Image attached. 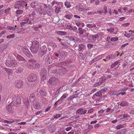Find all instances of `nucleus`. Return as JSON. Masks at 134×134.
Instances as JSON below:
<instances>
[{
	"mask_svg": "<svg viewBox=\"0 0 134 134\" xmlns=\"http://www.w3.org/2000/svg\"><path fill=\"white\" fill-rule=\"evenodd\" d=\"M32 46L31 47V52L34 54H35L37 52L39 47V42L36 40L33 41L32 43Z\"/></svg>",
	"mask_w": 134,
	"mask_h": 134,
	"instance_id": "f257e3e1",
	"label": "nucleus"
},
{
	"mask_svg": "<svg viewBox=\"0 0 134 134\" xmlns=\"http://www.w3.org/2000/svg\"><path fill=\"white\" fill-rule=\"evenodd\" d=\"M27 65L29 68L31 69L38 68L40 67L39 63L34 62H28Z\"/></svg>",
	"mask_w": 134,
	"mask_h": 134,
	"instance_id": "f03ea898",
	"label": "nucleus"
},
{
	"mask_svg": "<svg viewBox=\"0 0 134 134\" xmlns=\"http://www.w3.org/2000/svg\"><path fill=\"white\" fill-rule=\"evenodd\" d=\"M47 75V70L45 68H42L41 70V80L43 81L46 79Z\"/></svg>",
	"mask_w": 134,
	"mask_h": 134,
	"instance_id": "7ed1b4c3",
	"label": "nucleus"
},
{
	"mask_svg": "<svg viewBox=\"0 0 134 134\" xmlns=\"http://www.w3.org/2000/svg\"><path fill=\"white\" fill-rule=\"evenodd\" d=\"M47 50V48L46 47V46H43L40 47V53L39 54V56L40 57H42L46 53Z\"/></svg>",
	"mask_w": 134,
	"mask_h": 134,
	"instance_id": "20e7f679",
	"label": "nucleus"
},
{
	"mask_svg": "<svg viewBox=\"0 0 134 134\" xmlns=\"http://www.w3.org/2000/svg\"><path fill=\"white\" fill-rule=\"evenodd\" d=\"M21 103V101L20 99L19 98L15 97L14 99L13 98V100L12 103L11 104H13L14 106H19Z\"/></svg>",
	"mask_w": 134,
	"mask_h": 134,
	"instance_id": "39448f33",
	"label": "nucleus"
},
{
	"mask_svg": "<svg viewBox=\"0 0 134 134\" xmlns=\"http://www.w3.org/2000/svg\"><path fill=\"white\" fill-rule=\"evenodd\" d=\"M27 3L23 1H19L16 2L14 4V7L16 8H19L21 6L23 7L25 5H26Z\"/></svg>",
	"mask_w": 134,
	"mask_h": 134,
	"instance_id": "423d86ee",
	"label": "nucleus"
},
{
	"mask_svg": "<svg viewBox=\"0 0 134 134\" xmlns=\"http://www.w3.org/2000/svg\"><path fill=\"white\" fill-rule=\"evenodd\" d=\"M58 81V79L56 77H53L50 79L48 81L49 83L52 85L55 86Z\"/></svg>",
	"mask_w": 134,
	"mask_h": 134,
	"instance_id": "0eeeda50",
	"label": "nucleus"
},
{
	"mask_svg": "<svg viewBox=\"0 0 134 134\" xmlns=\"http://www.w3.org/2000/svg\"><path fill=\"white\" fill-rule=\"evenodd\" d=\"M14 107V106L10 103L6 106V109L9 113L13 114L15 109Z\"/></svg>",
	"mask_w": 134,
	"mask_h": 134,
	"instance_id": "6e6552de",
	"label": "nucleus"
},
{
	"mask_svg": "<svg viewBox=\"0 0 134 134\" xmlns=\"http://www.w3.org/2000/svg\"><path fill=\"white\" fill-rule=\"evenodd\" d=\"M22 50L24 53L27 57L30 58L32 57L31 53H30L29 51L26 47H23Z\"/></svg>",
	"mask_w": 134,
	"mask_h": 134,
	"instance_id": "1a4fd4ad",
	"label": "nucleus"
},
{
	"mask_svg": "<svg viewBox=\"0 0 134 134\" xmlns=\"http://www.w3.org/2000/svg\"><path fill=\"white\" fill-rule=\"evenodd\" d=\"M37 77L35 74L33 73L30 74L29 78V82L32 83V82H35L36 80Z\"/></svg>",
	"mask_w": 134,
	"mask_h": 134,
	"instance_id": "9d476101",
	"label": "nucleus"
},
{
	"mask_svg": "<svg viewBox=\"0 0 134 134\" xmlns=\"http://www.w3.org/2000/svg\"><path fill=\"white\" fill-rule=\"evenodd\" d=\"M41 103L38 101H36L33 104L34 108L36 109H39L41 108Z\"/></svg>",
	"mask_w": 134,
	"mask_h": 134,
	"instance_id": "9b49d317",
	"label": "nucleus"
},
{
	"mask_svg": "<svg viewBox=\"0 0 134 134\" xmlns=\"http://www.w3.org/2000/svg\"><path fill=\"white\" fill-rule=\"evenodd\" d=\"M36 11L39 14H42L45 11V10L41 8L40 5H39L36 8Z\"/></svg>",
	"mask_w": 134,
	"mask_h": 134,
	"instance_id": "f8f14e48",
	"label": "nucleus"
},
{
	"mask_svg": "<svg viewBox=\"0 0 134 134\" xmlns=\"http://www.w3.org/2000/svg\"><path fill=\"white\" fill-rule=\"evenodd\" d=\"M23 85V82L21 80H17L15 82V85L18 88H21Z\"/></svg>",
	"mask_w": 134,
	"mask_h": 134,
	"instance_id": "ddd939ff",
	"label": "nucleus"
},
{
	"mask_svg": "<svg viewBox=\"0 0 134 134\" xmlns=\"http://www.w3.org/2000/svg\"><path fill=\"white\" fill-rule=\"evenodd\" d=\"M24 105L25 109L27 110L28 109L30 106V104L28 100H25L24 101Z\"/></svg>",
	"mask_w": 134,
	"mask_h": 134,
	"instance_id": "4468645a",
	"label": "nucleus"
},
{
	"mask_svg": "<svg viewBox=\"0 0 134 134\" xmlns=\"http://www.w3.org/2000/svg\"><path fill=\"white\" fill-rule=\"evenodd\" d=\"M82 93H79L76 94H74V95L73 96L74 98H82V97H83L84 96V94Z\"/></svg>",
	"mask_w": 134,
	"mask_h": 134,
	"instance_id": "2eb2a0df",
	"label": "nucleus"
},
{
	"mask_svg": "<svg viewBox=\"0 0 134 134\" xmlns=\"http://www.w3.org/2000/svg\"><path fill=\"white\" fill-rule=\"evenodd\" d=\"M23 68L21 66H19L16 70V72L18 74H20L23 71Z\"/></svg>",
	"mask_w": 134,
	"mask_h": 134,
	"instance_id": "dca6fc26",
	"label": "nucleus"
},
{
	"mask_svg": "<svg viewBox=\"0 0 134 134\" xmlns=\"http://www.w3.org/2000/svg\"><path fill=\"white\" fill-rule=\"evenodd\" d=\"M57 34L60 36H64L66 35L67 32L65 31H58L57 32Z\"/></svg>",
	"mask_w": 134,
	"mask_h": 134,
	"instance_id": "f3484780",
	"label": "nucleus"
},
{
	"mask_svg": "<svg viewBox=\"0 0 134 134\" xmlns=\"http://www.w3.org/2000/svg\"><path fill=\"white\" fill-rule=\"evenodd\" d=\"M76 9L80 11H85V9L82 7V6L80 5H77L76 7Z\"/></svg>",
	"mask_w": 134,
	"mask_h": 134,
	"instance_id": "a211bd4d",
	"label": "nucleus"
},
{
	"mask_svg": "<svg viewBox=\"0 0 134 134\" xmlns=\"http://www.w3.org/2000/svg\"><path fill=\"white\" fill-rule=\"evenodd\" d=\"M35 95L34 93H32L30 96L29 100L31 102H33L34 100Z\"/></svg>",
	"mask_w": 134,
	"mask_h": 134,
	"instance_id": "6ab92c4d",
	"label": "nucleus"
},
{
	"mask_svg": "<svg viewBox=\"0 0 134 134\" xmlns=\"http://www.w3.org/2000/svg\"><path fill=\"white\" fill-rule=\"evenodd\" d=\"M39 5H38L36 1L32 2L31 3V6L32 8L35 7L37 8Z\"/></svg>",
	"mask_w": 134,
	"mask_h": 134,
	"instance_id": "aec40b11",
	"label": "nucleus"
},
{
	"mask_svg": "<svg viewBox=\"0 0 134 134\" xmlns=\"http://www.w3.org/2000/svg\"><path fill=\"white\" fill-rule=\"evenodd\" d=\"M12 66L13 67H15L17 65V61L14 59H12L11 60Z\"/></svg>",
	"mask_w": 134,
	"mask_h": 134,
	"instance_id": "412c9836",
	"label": "nucleus"
},
{
	"mask_svg": "<svg viewBox=\"0 0 134 134\" xmlns=\"http://www.w3.org/2000/svg\"><path fill=\"white\" fill-rule=\"evenodd\" d=\"M66 70V69H64L63 70H58L57 71V73L58 74V75H61L62 74H64V73H63V71H65Z\"/></svg>",
	"mask_w": 134,
	"mask_h": 134,
	"instance_id": "4be33fe9",
	"label": "nucleus"
},
{
	"mask_svg": "<svg viewBox=\"0 0 134 134\" xmlns=\"http://www.w3.org/2000/svg\"><path fill=\"white\" fill-rule=\"evenodd\" d=\"M86 26L89 28H90L93 27H96V25L95 24L93 23L92 24H87L86 25Z\"/></svg>",
	"mask_w": 134,
	"mask_h": 134,
	"instance_id": "5701e85b",
	"label": "nucleus"
},
{
	"mask_svg": "<svg viewBox=\"0 0 134 134\" xmlns=\"http://www.w3.org/2000/svg\"><path fill=\"white\" fill-rule=\"evenodd\" d=\"M11 60H6L5 62V64L6 66L9 67H12V64Z\"/></svg>",
	"mask_w": 134,
	"mask_h": 134,
	"instance_id": "b1692460",
	"label": "nucleus"
},
{
	"mask_svg": "<svg viewBox=\"0 0 134 134\" xmlns=\"http://www.w3.org/2000/svg\"><path fill=\"white\" fill-rule=\"evenodd\" d=\"M64 5H65L68 8H70L71 6L70 3L67 1L65 2Z\"/></svg>",
	"mask_w": 134,
	"mask_h": 134,
	"instance_id": "393cba45",
	"label": "nucleus"
},
{
	"mask_svg": "<svg viewBox=\"0 0 134 134\" xmlns=\"http://www.w3.org/2000/svg\"><path fill=\"white\" fill-rule=\"evenodd\" d=\"M114 58V56L113 54H110L106 57V58L108 59H111Z\"/></svg>",
	"mask_w": 134,
	"mask_h": 134,
	"instance_id": "a878e982",
	"label": "nucleus"
},
{
	"mask_svg": "<svg viewBox=\"0 0 134 134\" xmlns=\"http://www.w3.org/2000/svg\"><path fill=\"white\" fill-rule=\"evenodd\" d=\"M128 104V102L125 101H123L120 104V105L121 107H124L126 106Z\"/></svg>",
	"mask_w": 134,
	"mask_h": 134,
	"instance_id": "bb28decb",
	"label": "nucleus"
},
{
	"mask_svg": "<svg viewBox=\"0 0 134 134\" xmlns=\"http://www.w3.org/2000/svg\"><path fill=\"white\" fill-rule=\"evenodd\" d=\"M62 100L61 99H60L57 101L54 104V105L55 106L57 104H62Z\"/></svg>",
	"mask_w": 134,
	"mask_h": 134,
	"instance_id": "cd10ccee",
	"label": "nucleus"
},
{
	"mask_svg": "<svg viewBox=\"0 0 134 134\" xmlns=\"http://www.w3.org/2000/svg\"><path fill=\"white\" fill-rule=\"evenodd\" d=\"M16 58L18 59L19 60L23 61H25V60L24 58L23 57L19 55H18L17 56Z\"/></svg>",
	"mask_w": 134,
	"mask_h": 134,
	"instance_id": "c85d7f7f",
	"label": "nucleus"
},
{
	"mask_svg": "<svg viewBox=\"0 0 134 134\" xmlns=\"http://www.w3.org/2000/svg\"><path fill=\"white\" fill-rule=\"evenodd\" d=\"M105 79V77L104 76H102L99 79V81L102 83L104 82Z\"/></svg>",
	"mask_w": 134,
	"mask_h": 134,
	"instance_id": "c756f323",
	"label": "nucleus"
},
{
	"mask_svg": "<svg viewBox=\"0 0 134 134\" xmlns=\"http://www.w3.org/2000/svg\"><path fill=\"white\" fill-rule=\"evenodd\" d=\"M59 2H56L55 1H53L52 2L51 4L53 5H55L54 6L55 7H56V5L59 4Z\"/></svg>",
	"mask_w": 134,
	"mask_h": 134,
	"instance_id": "7c9ffc66",
	"label": "nucleus"
},
{
	"mask_svg": "<svg viewBox=\"0 0 134 134\" xmlns=\"http://www.w3.org/2000/svg\"><path fill=\"white\" fill-rule=\"evenodd\" d=\"M83 109L82 108H79L76 111V114H80L81 115V113Z\"/></svg>",
	"mask_w": 134,
	"mask_h": 134,
	"instance_id": "2f4dec72",
	"label": "nucleus"
},
{
	"mask_svg": "<svg viewBox=\"0 0 134 134\" xmlns=\"http://www.w3.org/2000/svg\"><path fill=\"white\" fill-rule=\"evenodd\" d=\"M66 29H68L70 30H72L73 29V28L72 26L70 25H67L65 26Z\"/></svg>",
	"mask_w": 134,
	"mask_h": 134,
	"instance_id": "473e14b6",
	"label": "nucleus"
},
{
	"mask_svg": "<svg viewBox=\"0 0 134 134\" xmlns=\"http://www.w3.org/2000/svg\"><path fill=\"white\" fill-rule=\"evenodd\" d=\"M118 63V61L115 62L114 63L112 64L111 65V67L113 68Z\"/></svg>",
	"mask_w": 134,
	"mask_h": 134,
	"instance_id": "72a5a7b5",
	"label": "nucleus"
},
{
	"mask_svg": "<svg viewBox=\"0 0 134 134\" xmlns=\"http://www.w3.org/2000/svg\"><path fill=\"white\" fill-rule=\"evenodd\" d=\"M92 39H94V38H99L98 35L97 34L94 35H92Z\"/></svg>",
	"mask_w": 134,
	"mask_h": 134,
	"instance_id": "f704fd0d",
	"label": "nucleus"
},
{
	"mask_svg": "<svg viewBox=\"0 0 134 134\" xmlns=\"http://www.w3.org/2000/svg\"><path fill=\"white\" fill-rule=\"evenodd\" d=\"M126 129H121L119 131V132L120 134H125V133Z\"/></svg>",
	"mask_w": 134,
	"mask_h": 134,
	"instance_id": "c9c22d12",
	"label": "nucleus"
},
{
	"mask_svg": "<svg viewBox=\"0 0 134 134\" xmlns=\"http://www.w3.org/2000/svg\"><path fill=\"white\" fill-rule=\"evenodd\" d=\"M124 126L123 124H119L117 126L116 128L117 129H120L121 128L124 127Z\"/></svg>",
	"mask_w": 134,
	"mask_h": 134,
	"instance_id": "e433bc0d",
	"label": "nucleus"
},
{
	"mask_svg": "<svg viewBox=\"0 0 134 134\" xmlns=\"http://www.w3.org/2000/svg\"><path fill=\"white\" fill-rule=\"evenodd\" d=\"M103 54H101V55H99L98 56H97V57H96L95 58L96 60H97V61L100 59H101L102 57H103Z\"/></svg>",
	"mask_w": 134,
	"mask_h": 134,
	"instance_id": "4c0bfd02",
	"label": "nucleus"
},
{
	"mask_svg": "<svg viewBox=\"0 0 134 134\" xmlns=\"http://www.w3.org/2000/svg\"><path fill=\"white\" fill-rule=\"evenodd\" d=\"M78 30L79 31V32L80 34L82 35L83 34V29L81 28H79Z\"/></svg>",
	"mask_w": 134,
	"mask_h": 134,
	"instance_id": "58836bf2",
	"label": "nucleus"
},
{
	"mask_svg": "<svg viewBox=\"0 0 134 134\" xmlns=\"http://www.w3.org/2000/svg\"><path fill=\"white\" fill-rule=\"evenodd\" d=\"M23 12V11L21 10H18L16 11V13L18 14H20Z\"/></svg>",
	"mask_w": 134,
	"mask_h": 134,
	"instance_id": "ea45409f",
	"label": "nucleus"
},
{
	"mask_svg": "<svg viewBox=\"0 0 134 134\" xmlns=\"http://www.w3.org/2000/svg\"><path fill=\"white\" fill-rule=\"evenodd\" d=\"M93 44H88L87 45L88 49H90L93 47Z\"/></svg>",
	"mask_w": 134,
	"mask_h": 134,
	"instance_id": "a19ab883",
	"label": "nucleus"
},
{
	"mask_svg": "<svg viewBox=\"0 0 134 134\" xmlns=\"http://www.w3.org/2000/svg\"><path fill=\"white\" fill-rule=\"evenodd\" d=\"M15 37V35L14 34L10 35H9L7 36V38H14Z\"/></svg>",
	"mask_w": 134,
	"mask_h": 134,
	"instance_id": "79ce46f5",
	"label": "nucleus"
},
{
	"mask_svg": "<svg viewBox=\"0 0 134 134\" xmlns=\"http://www.w3.org/2000/svg\"><path fill=\"white\" fill-rule=\"evenodd\" d=\"M7 29L8 30H15L16 28L15 27H13L9 26L7 27Z\"/></svg>",
	"mask_w": 134,
	"mask_h": 134,
	"instance_id": "37998d69",
	"label": "nucleus"
},
{
	"mask_svg": "<svg viewBox=\"0 0 134 134\" xmlns=\"http://www.w3.org/2000/svg\"><path fill=\"white\" fill-rule=\"evenodd\" d=\"M72 15H65L64 16V17L66 18L67 19H70L72 18Z\"/></svg>",
	"mask_w": 134,
	"mask_h": 134,
	"instance_id": "c03bdc74",
	"label": "nucleus"
},
{
	"mask_svg": "<svg viewBox=\"0 0 134 134\" xmlns=\"http://www.w3.org/2000/svg\"><path fill=\"white\" fill-rule=\"evenodd\" d=\"M132 34H131V33L130 34H127L126 32V31L125 32V34H124L125 36L127 37H129L131 36L132 35Z\"/></svg>",
	"mask_w": 134,
	"mask_h": 134,
	"instance_id": "a18cd8bd",
	"label": "nucleus"
},
{
	"mask_svg": "<svg viewBox=\"0 0 134 134\" xmlns=\"http://www.w3.org/2000/svg\"><path fill=\"white\" fill-rule=\"evenodd\" d=\"M36 13L34 11L32 12L31 14H29L30 17H34Z\"/></svg>",
	"mask_w": 134,
	"mask_h": 134,
	"instance_id": "49530a36",
	"label": "nucleus"
},
{
	"mask_svg": "<svg viewBox=\"0 0 134 134\" xmlns=\"http://www.w3.org/2000/svg\"><path fill=\"white\" fill-rule=\"evenodd\" d=\"M118 38L117 37H113L111 39V41H115L118 40Z\"/></svg>",
	"mask_w": 134,
	"mask_h": 134,
	"instance_id": "de8ad7c7",
	"label": "nucleus"
},
{
	"mask_svg": "<svg viewBox=\"0 0 134 134\" xmlns=\"http://www.w3.org/2000/svg\"><path fill=\"white\" fill-rule=\"evenodd\" d=\"M81 41V40L79 38L76 37H75V40L74 41L75 42H76L77 43L80 42Z\"/></svg>",
	"mask_w": 134,
	"mask_h": 134,
	"instance_id": "09e8293b",
	"label": "nucleus"
},
{
	"mask_svg": "<svg viewBox=\"0 0 134 134\" xmlns=\"http://www.w3.org/2000/svg\"><path fill=\"white\" fill-rule=\"evenodd\" d=\"M46 12L48 15H52V13L50 9L47 10Z\"/></svg>",
	"mask_w": 134,
	"mask_h": 134,
	"instance_id": "8fccbe9b",
	"label": "nucleus"
},
{
	"mask_svg": "<svg viewBox=\"0 0 134 134\" xmlns=\"http://www.w3.org/2000/svg\"><path fill=\"white\" fill-rule=\"evenodd\" d=\"M96 61H97V60H96L95 58L92 60H91L89 64H92L94 62H96Z\"/></svg>",
	"mask_w": 134,
	"mask_h": 134,
	"instance_id": "3c124183",
	"label": "nucleus"
},
{
	"mask_svg": "<svg viewBox=\"0 0 134 134\" xmlns=\"http://www.w3.org/2000/svg\"><path fill=\"white\" fill-rule=\"evenodd\" d=\"M53 20L54 21H56L55 22V23H57L59 21V19L58 17H56L54 18Z\"/></svg>",
	"mask_w": 134,
	"mask_h": 134,
	"instance_id": "603ef678",
	"label": "nucleus"
},
{
	"mask_svg": "<svg viewBox=\"0 0 134 134\" xmlns=\"http://www.w3.org/2000/svg\"><path fill=\"white\" fill-rule=\"evenodd\" d=\"M79 55L81 59H82L83 60L85 58L83 54L82 53H79Z\"/></svg>",
	"mask_w": 134,
	"mask_h": 134,
	"instance_id": "864d4df0",
	"label": "nucleus"
},
{
	"mask_svg": "<svg viewBox=\"0 0 134 134\" xmlns=\"http://www.w3.org/2000/svg\"><path fill=\"white\" fill-rule=\"evenodd\" d=\"M10 10V8L9 7L8 8V9H5V13L6 14H7L9 13V11Z\"/></svg>",
	"mask_w": 134,
	"mask_h": 134,
	"instance_id": "5fc2aeb1",
	"label": "nucleus"
},
{
	"mask_svg": "<svg viewBox=\"0 0 134 134\" xmlns=\"http://www.w3.org/2000/svg\"><path fill=\"white\" fill-rule=\"evenodd\" d=\"M94 95L96 96L101 97L102 96V94L101 93H96Z\"/></svg>",
	"mask_w": 134,
	"mask_h": 134,
	"instance_id": "6e6d98bb",
	"label": "nucleus"
},
{
	"mask_svg": "<svg viewBox=\"0 0 134 134\" xmlns=\"http://www.w3.org/2000/svg\"><path fill=\"white\" fill-rule=\"evenodd\" d=\"M127 117V114H125L123 115V118H122L121 119H121V120H123L124 119V118L125 119Z\"/></svg>",
	"mask_w": 134,
	"mask_h": 134,
	"instance_id": "4d7b16f0",
	"label": "nucleus"
},
{
	"mask_svg": "<svg viewBox=\"0 0 134 134\" xmlns=\"http://www.w3.org/2000/svg\"><path fill=\"white\" fill-rule=\"evenodd\" d=\"M114 30V29L113 28L111 27L109 29H108L107 30L109 32H113V31Z\"/></svg>",
	"mask_w": 134,
	"mask_h": 134,
	"instance_id": "13d9d810",
	"label": "nucleus"
},
{
	"mask_svg": "<svg viewBox=\"0 0 134 134\" xmlns=\"http://www.w3.org/2000/svg\"><path fill=\"white\" fill-rule=\"evenodd\" d=\"M60 44L61 45L64 46H65V47H66V48H67L68 47V46L66 44H65L63 42H60Z\"/></svg>",
	"mask_w": 134,
	"mask_h": 134,
	"instance_id": "bf43d9fd",
	"label": "nucleus"
},
{
	"mask_svg": "<svg viewBox=\"0 0 134 134\" xmlns=\"http://www.w3.org/2000/svg\"><path fill=\"white\" fill-rule=\"evenodd\" d=\"M68 38L69 40H71L74 41L75 40V38H74L73 36H69L68 37Z\"/></svg>",
	"mask_w": 134,
	"mask_h": 134,
	"instance_id": "052dcab7",
	"label": "nucleus"
},
{
	"mask_svg": "<svg viewBox=\"0 0 134 134\" xmlns=\"http://www.w3.org/2000/svg\"><path fill=\"white\" fill-rule=\"evenodd\" d=\"M29 62H36L37 61L36 60L33 59H29Z\"/></svg>",
	"mask_w": 134,
	"mask_h": 134,
	"instance_id": "680f3d73",
	"label": "nucleus"
},
{
	"mask_svg": "<svg viewBox=\"0 0 134 134\" xmlns=\"http://www.w3.org/2000/svg\"><path fill=\"white\" fill-rule=\"evenodd\" d=\"M127 64L125 63H124L122 64V66L123 67V68H125V69H127Z\"/></svg>",
	"mask_w": 134,
	"mask_h": 134,
	"instance_id": "e2e57ef3",
	"label": "nucleus"
},
{
	"mask_svg": "<svg viewBox=\"0 0 134 134\" xmlns=\"http://www.w3.org/2000/svg\"><path fill=\"white\" fill-rule=\"evenodd\" d=\"M61 89V90H60L61 92H62L63 91H65L66 89L65 88L64 86H62Z\"/></svg>",
	"mask_w": 134,
	"mask_h": 134,
	"instance_id": "0e129e2a",
	"label": "nucleus"
},
{
	"mask_svg": "<svg viewBox=\"0 0 134 134\" xmlns=\"http://www.w3.org/2000/svg\"><path fill=\"white\" fill-rule=\"evenodd\" d=\"M60 115L57 114L56 115H54L53 117L55 119H57L60 117Z\"/></svg>",
	"mask_w": 134,
	"mask_h": 134,
	"instance_id": "69168bd1",
	"label": "nucleus"
},
{
	"mask_svg": "<svg viewBox=\"0 0 134 134\" xmlns=\"http://www.w3.org/2000/svg\"><path fill=\"white\" fill-rule=\"evenodd\" d=\"M84 45L83 44H80L79 45V48L81 49V50L83 48Z\"/></svg>",
	"mask_w": 134,
	"mask_h": 134,
	"instance_id": "338daca9",
	"label": "nucleus"
},
{
	"mask_svg": "<svg viewBox=\"0 0 134 134\" xmlns=\"http://www.w3.org/2000/svg\"><path fill=\"white\" fill-rule=\"evenodd\" d=\"M93 127V125H89L87 129L90 131Z\"/></svg>",
	"mask_w": 134,
	"mask_h": 134,
	"instance_id": "774afa93",
	"label": "nucleus"
}]
</instances>
